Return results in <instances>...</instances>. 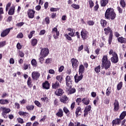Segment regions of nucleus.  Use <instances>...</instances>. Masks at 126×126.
Wrapping results in <instances>:
<instances>
[{
	"label": "nucleus",
	"mask_w": 126,
	"mask_h": 126,
	"mask_svg": "<svg viewBox=\"0 0 126 126\" xmlns=\"http://www.w3.org/2000/svg\"><path fill=\"white\" fill-rule=\"evenodd\" d=\"M105 17L106 19L110 20H114L117 17V14L115 12V10L113 8H108L105 11Z\"/></svg>",
	"instance_id": "f257e3e1"
},
{
	"label": "nucleus",
	"mask_w": 126,
	"mask_h": 126,
	"mask_svg": "<svg viewBox=\"0 0 126 126\" xmlns=\"http://www.w3.org/2000/svg\"><path fill=\"white\" fill-rule=\"evenodd\" d=\"M101 67L104 68L106 70L109 69L111 67L112 63L111 61L108 60V56L104 55L103 56L102 59H101Z\"/></svg>",
	"instance_id": "f03ea898"
},
{
	"label": "nucleus",
	"mask_w": 126,
	"mask_h": 126,
	"mask_svg": "<svg viewBox=\"0 0 126 126\" xmlns=\"http://www.w3.org/2000/svg\"><path fill=\"white\" fill-rule=\"evenodd\" d=\"M67 30L70 32H68V34H65V38L66 39V40H68V41H71V42H73V40L72 39V38L71 37H75V30L70 28H68Z\"/></svg>",
	"instance_id": "7ed1b4c3"
},
{
	"label": "nucleus",
	"mask_w": 126,
	"mask_h": 126,
	"mask_svg": "<svg viewBox=\"0 0 126 126\" xmlns=\"http://www.w3.org/2000/svg\"><path fill=\"white\" fill-rule=\"evenodd\" d=\"M104 34L105 35H108L109 34V32L110 33L109 35V38H108V44L109 45H111L112 44V40H113V31L110 29V27H107V28H105L104 29Z\"/></svg>",
	"instance_id": "20e7f679"
},
{
	"label": "nucleus",
	"mask_w": 126,
	"mask_h": 126,
	"mask_svg": "<svg viewBox=\"0 0 126 126\" xmlns=\"http://www.w3.org/2000/svg\"><path fill=\"white\" fill-rule=\"evenodd\" d=\"M81 36L82 37V39H83L84 41H85V40L88 39V37H89V33L85 29H82L81 32Z\"/></svg>",
	"instance_id": "39448f33"
},
{
	"label": "nucleus",
	"mask_w": 126,
	"mask_h": 126,
	"mask_svg": "<svg viewBox=\"0 0 126 126\" xmlns=\"http://www.w3.org/2000/svg\"><path fill=\"white\" fill-rule=\"evenodd\" d=\"M0 110L2 111L1 115L2 117L4 118V119H6L7 117H6V114H8V113H10V109L9 108H6V107H1Z\"/></svg>",
	"instance_id": "423d86ee"
},
{
	"label": "nucleus",
	"mask_w": 126,
	"mask_h": 126,
	"mask_svg": "<svg viewBox=\"0 0 126 126\" xmlns=\"http://www.w3.org/2000/svg\"><path fill=\"white\" fill-rule=\"evenodd\" d=\"M40 49L41 50L40 53V56H41V57H43V58H46V57H47V56L49 55V49L47 48H40Z\"/></svg>",
	"instance_id": "0eeeda50"
},
{
	"label": "nucleus",
	"mask_w": 126,
	"mask_h": 126,
	"mask_svg": "<svg viewBox=\"0 0 126 126\" xmlns=\"http://www.w3.org/2000/svg\"><path fill=\"white\" fill-rule=\"evenodd\" d=\"M71 63H72L73 68H75V69H76V68H77V67H78V65L79 64V62H78V60H77L76 59L72 58L71 59Z\"/></svg>",
	"instance_id": "6e6552de"
},
{
	"label": "nucleus",
	"mask_w": 126,
	"mask_h": 126,
	"mask_svg": "<svg viewBox=\"0 0 126 126\" xmlns=\"http://www.w3.org/2000/svg\"><path fill=\"white\" fill-rule=\"evenodd\" d=\"M52 33L53 34L54 39H58L59 36H60V32L58 31V28H57V27L52 29Z\"/></svg>",
	"instance_id": "1a4fd4ad"
},
{
	"label": "nucleus",
	"mask_w": 126,
	"mask_h": 126,
	"mask_svg": "<svg viewBox=\"0 0 126 126\" xmlns=\"http://www.w3.org/2000/svg\"><path fill=\"white\" fill-rule=\"evenodd\" d=\"M111 63H119V56L117 53H114L113 55L110 59Z\"/></svg>",
	"instance_id": "9d476101"
},
{
	"label": "nucleus",
	"mask_w": 126,
	"mask_h": 126,
	"mask_svg": "<svg viewBox=\"0 0 126 126\" xmlns=\"http://www.w3.org/2000/svg\"><path fill=\"white\" fill-rule=\"evenodd\" d=\"M66 85L69 88H71V84H72V80H71V77L67 75L65 77Z\"/></svg>",
	"instance_id": "9b49d317"
},
{
	"label": "nucleus",
	"mask_w": 126,
	"mask_h": 126,
	"mask_svg": "<svg viewBox=\"0 0 126 126\" xmlns=\"http://www.w3.org/2000/svg\"><path fill=\"white\" fill-rule=\"evenodd\" d=\"M40 73L38 71H33L32 73V77L33 80H38L40 77Z\"/></svg>",
	"instance_id": "f8f14e48"
},
{
	"label": "nucleus",
	"mask_w": 126,
	"mask_h": 126,
	"mask_svg": "<svg viewBox=\"0 0 126 126\" xmlns=\"http://www.w3.org/2000/svg\"><path fill=\"white\" fill-rule=\"evenodd\" d=\"M91 109H92L91 105H88L85 107V109L84 110V118H86V116H88V112L91 111Z\"/></svg>",
	"instance_id": "ddd939ff"
},
{
	"label": "nucleus",
	"mask_w": 126,
	"mask_h": 126,
	"mask_svg": "<svg viewBox=\"0 0 126 126\" xmlns=\"http://www.w3.org/2000/svg\"><path fill=\"white\" fill-rule=\"evenodd\" d=\"M27 14L28 15L29 18H34L35 11H34L33 9H29L27 11Z\"/></svg>",
	"instance_id": "4468645a"
},
{
	"label": "nucleus",
	"mask_w": 126,
	"mask_h": 126,
	"mask_svg": "<svg viewBox=\"0 0 126 126\" xmlns=\"http://www.w3.org/2000/svg\"><path fill=\"white\" fill-rule=\"evenodd\" d=\"M114 105V112H118L120 110V103L118 100L115 99V102L113 103Z\"/></svg>",
	"instance_id": "2eb2a0df"
},
{
	"label": "nucleus",
	"mask_w": 126,
	"mask_h": 126,
	"mask_svg": "<svg viewBox=\"0 0 126 126\" xmlns=\"http://www.w3.org/2000/svg\"><path fill=\"white\" fill-rule=\"evenodd\" d=\"M122 123V120L120 118H116L113 120L111 123L112 126H115V125L120 126Z\"/></svg>",
	"instance_id": "dca6fc26"
},
{
	"label": "nucleus",
	"mask_w": 126,
	"mask_h": 126,
	"mask_svg": "<svg viewBox=\"0 0 126 126\" xmlns=\"http://www.w3.org/2000/svg\"><path fill=\"white\" fill-rule=\"evenodd\" d=\"M12 28H8L6 29L4 31H3L1 33V37H5V36H7L8 35L9 32H10V30H11Z\"/></svg>",
	"instance_id": "f3484780"
},
{
	"label": "nucleus",
	"mask_w": 126,
	"mask_h": 126,
	"mask_svg": "<svg viewBox=\"0 0 126 126\" xmlns=\"http://www.w3.org/2000/svg\"><path fill=\"white\" fill-rule=\"evenodd\" d=\"M82 78H83V74H80V75L78 76V75L76 74L74 76L75 82H76V83H78L80 81V80H81V79H82Z\"/></svg>",
	"instance_id": "a211bd4d"
},
{
	"label": "nucleus",
	"mask_w": 126,
	"mask_h": 126,
	"mask_svg": "<svg viewBox=\"0 0 126 126\" xmlns=\"http://www.w3.org/2000/svg\"><path fill=\"white\" fill-rule=\"evenodd\" d=\"M68 100V97H67L66 95H63L60 98V101H61L62 103H63L64 104H66Z\"/></svg>",
	"instance_id": "6ab92c4d"
},
{
	"label": "nucleus",
	"mask_w": 126,
	"mask_h": 126,
	"mask_svg": "<svg viewBox=\"0 0 126 126\" xmlns=\"http://www.w3.org/2000/svg\"><path fill=\"white\" fill-rule=\"evenodd\" d=\"M63 90L61 88L56 90L55 92V94L56 96H63Z\"/></svg>",
	"instance_id": "aec40b11"
},
{
	"label": "nucleus",
	"mask_w": 126,
	"mask_h": 126,
	"mask_svg": "<svg viewBox=\"0 0 126 126\" xmlns=\"http://www.w3.org/2000/svg\"><path fill=\"white\" fill-rule=\"evenodd\" d=\"M15 10V6L14 5L11 6L8 11V14L9 15H13V14H14Z\"/></svg>",
	"instance_id": "412c9836"
},
{
	"label": "nucleus",
	"mask_w": 126,
	"mask_h": 126,
	"mask_svg": "<svg viewBox=\"0 0 126 126\" xmlns=\"http://www.w3.org/2000/svg\"><path fill=\"white\" fill-rule=\"evenodd\" d=\"M42 87L44 89L48 90L50 88V83L48 81H46L42 84Z\"/></svg>",
	"instance_id": "4be33fe9"
},
{
	"label": "nucleus",
	"mask_w": 126,
	"mask_h": 126,
	"mask_svg": "<svg viewBox=\"0 0 126 126\" xmlns=\"http://www.w3.org/2000/svg\"><path fill=\"white\" fill-rule=\"evenodd\" d=\"M79 113H82V109L80 106H78L77 107L75 110V115L76 117H79L80 116V114Z\"/></svg>",
	"instance_id": "5701e85b"
},
{
	"label": "nucleus",
	"mask_w": 126,
	"mask_h": 126,
	"mask_svg": "<svg viewBox=\"0 0 126 126\" xmlns=\"http://www.w3.org/2000/svg\"><path fill=\"white\" fill-rule=\"evenodd\" d=\"M117 40L121 44H126V38L123 36L118 37Z\"/></svg>",
	"instance_id": "b1692460"
},
{
	"label": "nucleus",
	"mask_w": 126,
	"mask_h": 126,
	"mask_svg": "<svg viewBox=\"0 0 126 126\" xmlns=\"http://www.w3.org/2000/svg\"><path fill=\"white\" fill-rule=\"evenodd\" d=\"M82 102L84 105H88L90 103V100L87 97H84L82 99Z\"/></svg>",
	"instance_id": "393cba45"
},
{
	"label": "nucleus",
	"mask_w": 126,
	"mask_h": 126,
	"mask_svg": "<svg viewBox=\"0 0 126 126\" xmlns=\"http://www.w3.org/2000/svg\"><path fill=\"white\" fill-rule=\"evenodd\" d=\"M108 3L109 0H100V5L102 7H105Z\"/></svg>",
	"instance_id": "a878e982"
},
{
	"label": "nucleus",
	"mask_w": 126,
	"mask_h": 126,
	"mask_svg": "<svg viewBox=\"0 0 126 126\" xmlns=\"http://www.w3.org/2000/svg\"><path fill=\"white\" fill-rule=\"evenodd\" d=\"M100 22L102 28H105L107 26V24H108V22L103 19L100 20Z\"/></svg>",
	"instance_id": "bb28decb"
},
{
	"label": "nucleus",
	"mask_w": 126,
	"mask_h": 126,
	"mask_svg": "<svg viewBox=\"0 0 126 126\" xmlns=\"http://www.w3.org/2000/svg\"><path fill=\"white\" fill-rule=\"evenodd\" d=\"M85 70V68L84 67V65H83V64L80 65L79 68V74H83V73H84Z\"/></svg>",
	"instance_id": "cd10ccee"
},
{
	"label": "nucleus",
	"mask_w": 126,
	"mask_h": 126,
	"mask_svg": "<svg viewBox=\"0 0 126 126\" xmlns=\"http://www.w3.org/2000/svg\"><path fill=\"white\" fill-rule=\"evenodd\" d=\"M56 116L59 117V118H62L63 117V111L62 108L59 109L58 112L56 113Z\"/></svg>",
	"instance_id": "c85d7f7f"
},
{
	"label": "nucleus",
	"mask_w": 126,
	"mask_h": 126,
	"mask_svg": "<svg viewBox=\"0 0 126 126\" xmlns=\"http://www.w3.org/2000/svg\"><path fill=\"white\" fill-rule=\"evenodd\" d=\"M27 85L29 88L31 89L33 87V84H32V78H31V77H29L28 78V79L27 81Z\"/></svg>",
	"instance_id": "c756f323"
},
{
	"label": "nucleus",
	"mask_w": 126,
	"mask_h": 126,
	"mask_svg": "<svg viewBox=\"0 0 126 126\" xmlns=\"http://www.w3.org/2000/svg\"><path fill=\"white\" fill-rule=\"evenodd\" d=\"M37 44H38V40L36 38H33L32 39L31 41V45L32 47H35L37 46Z\"/></svg>",
	"instance_id": "7c9ffc66"
},
{
	"label": "nucleus",
	"mask_w": 126,
	"mask_h": 126,
	"mask_svg": "<svg viewBox=\"0 0 126 126\" xmlns=\"http://www.w3.org/2000/svg\"><path fill=\"white\" fill-rule=\"evenodd\" d=\"M60 87V83L58 81H56L55 83H52V88L53 89H58Z\"/></svg>",
	"instance_id": "2f4dec72"
},
{
	"label": "nucleus",
	"mask_w": 126,
	"mask_h": 126,
	"mask_svg": "<svg viewBox=\"0 0 126 126\" xmlns=\"http://www.w3.org/2000/svg\"><path fill=\"white\" fill-rule=\"evenodd\" d=\"M63 111L64 113L65 114V115H66V116H69L70 115V111H69V110H68V109L66 107H63Z\"/></svg>",
	"instance_id": "473e14b6"
},
{
	"label": "nucleus",
	"mask_w": 126,
	"mask_h": 126,
	"mask_svg": "<svg viewBox=\"0 0 126 126\" xmlns=\"http://www.w3.org/2000/svg\"><path fill=\"white\" fill-rule=\"evenodd\" d=\"M8 103H9V101H8L7 99H0V104L1 105H5L6 104H8Z\"/></svg>",
	"instance_id": "72a5a7b5"
},
{
	"label": "nucleus",
	"mask_w": 126,
	"mask_h": 126,
	"mask_svg": "<svg viewBox=\"0 0 126 126\" xmlns=\"http://www.w3.org/2000/svg\"><path fill=\"white\" fill-rule=\"evenodd\" d=\"M56 79L57 80L59 81L60 83H62V82H63V78L62 75H58L56 76Z\"/></svg>",
	"instance_id": "f704fd0d"
},
{
	"label": "nucleus",
	"mask_w": 126,
	"mask_h": 126,
	"mask_svg": "<svg viewBox=\"0 0 126 126\" xmlns=\"http://www.w3.org/2000/svg\"><path fill=\"white\" fill-rule=\"evenodd\" d=\"M126 111H123L120 115L119 117V119L122 121V120H124L125 118H126Z\"/></svg>",
	"instance_id": "c9c22d12"
},
{
	"label": "nucleus",
	"mask_w": 126,
	"mask_h": 126,
	"mask_svg": "<svg viewBox=\"0 0 126 126\" xmlns=\"http://www.w3.org/2000/svg\"><path fill=\"white\" fill-rule=\"evenodd\" d=\"M31 64L32 65V66H34L36 67V66H38V63H37V61H36L35 59H32L31 61Z\"/></svg>",
	"instance_id": "e433bc0d"
},
{
	"label": "nucleus",
	"mask_w": 126,
	"mask_h": 126,
	"mask_svg": "<svg viewBox=\"0 0 126 126\" xmlns=\"http://www.w3.org/2000/svg\"><path fill=\"white\" fill-rule=\"evenodd\" d=\"M71 6L74 8V9H79L80 8V6L79 4H76L75 3H73L71 4Z\"/></svg>",
	"instance_id": "4c0bfd02"
},
{
	"label": "nucleus",
	"mask_w": 126,
	"mask_h": 126,
	"mask_svg": "<svg viewBox=\"0 0 126 126\" xmlns=\"http://www.w3.org/2000/svg\"><path fill=\"white\" fill-rule=\"evenodd\" d=\"M34 106L33 105H27L26 109L28 111H33L34 110Z\"/></svg>",
	"instance_id": "58836bf2"
},
{
	"label": "nucleus",
	"mask_w": 126,
	"mask_h": 126,
	"mask_svg": "<svg viewBox=\"0 0 126 126\" xmlns=\"http://www.w3.org/2000/svg\"><path fill=\"white\" fill-rule=\"evenodd\" d=\"M94 71L96 73H99L101 71V66L99 65L94 68Z\"/></svg>",
	"instance_id": "ea45409f"
},
{
	"label": "nucleus",
	"mask_w": 126,
	"mask_h": 126,
	"mask_svg": "<svg viewBox=\"0 0 126 126\" xmlns=\"http://www.w3.org/2000/svg\"><path fill=\"white\" fill-rule=\"evenodd\" d=\"M30 66H31L30 64H27L26 63H24L23 66V69L24 70H26L28 68V67L30 68Z\"/></svg>",
	"instance_id": "a19ab883"
},
{
	"label": "nucleus",
	"mask_w": 126,
	"mask_h": 126,
	"mask_svg": "<svg viewBox=\"0 0 126 126\" xmlns=\"http://www.w3.org/2000/svg\"><path fill=\"white\" fill-rule=\"evenodd\" d=\"M68 91H69L70 94H73L76 92V90L74 88H71V87L69 88Z\"/></svg>",
	"instance_id": "79ce46f5"
},
{
	"label": "nucleus",
	"mask_w": 126,
	"mask_h": 126,
	"mask_svg": "<svg viewBox=\"0 0 126 126\" xmlns=\"http://www.w3.org/2000/svg\"><path fill=\"white\" fill-rule=\"evenodd\" d=\"M19 115H20V116H26V115L27 116H28V115H29V113H28V112H23V111H19Z\"/></svg>",
	"instance_id": "37998d69"
},
{
	"label": "nucleus",
	"mask_w": 126,
	"mask_h": 126,
	"mask_svg": "<svg viewBox=\"0 0 126 126\" xmlns=\"http://www.w3.org/2000/svg\"><path fill=\"white\" fill-rule=\"evenodd\" d=\"M122 87H123V82H120L117 85V90H121Z\"/></svg>",
	"instance_id": "c03bdc74"
},
{
	"label": "nucleus",
	"mask_w": 126,
	"mask_h": 126,
	"mask_svg": "<svg viewBox=\"0 0 126 126\" xmlns=\"http://www.w3.org/2000/svg\"><path fill=\"white\" fill-rule=\"evenodd\" d=\"M35 34V31H32L30 32V34H28V37L29 39H31L33 37V35Z\"/></svg>",
	"instance_id": "a18cd8bd"
},
{
	"label": "nucleus",
	"mask_w": 126,
	"mask_h": 126,
	"mask_svg": "<svg viewBox=\"0 0 126 126\" xmlns=\"http://www.w3.org/2000/svg\"><path fill=\"white\" fill-rule=\"evenodd\" d=\"M106 96H110L111 94V88L108 87L106 92Z\"/></svg>",
	"instance_id": "49530a36"
},
{
	"label": "nucleus",
	"mask_w": 126,
	"mask_h": 126,
	"mask_svg": "<svg viewBox=\"0 0 126 126\" xmlns=\"http://www.w3.org/2000/svg\"><path fill=\"white\" fill-rule=\"evenodd\" d=\"M87 24H88V25H89L90 26H93V25H94V24H95V22L92 21V20H90L88 21L87 22Z\"/></svg>",
	"instance_id": "de8ad7c7"
},
{
	"label": "nucleus",
	"mask_w": 126,
	"mask_h": 126,
	"mask_svg": "<svg viewBox=\"0 0 126 126\" xmlns=\"http://www.w3.org/2000/svg\"><path fill=\"white\" fill-rule=\"evenodd\" d=\"M76 102L77 103V105L79 106V105H80V103L82 102V99L80 97L77 98L76 100Z\"/></svg>",
	"instance_id": "09e8293b"
},
{
	"label": "nucleus",
	"mask_w": 126,
	"mask_h": 126,
	"mask_svg": "<svg viewBox=\"0 0 126 126\" xmlns=\"http://www.w3.org/2000/svg\"><path fill=\"white\" fill-rule=\"evenodd\" d=\"M17 49L18 51H19L22 49V45L20 44V43L18 42L16 45Z\"/></svg>",
	"instance_id": "8fccbe9b"
},
{
	"label": "nucleus",
	"mask_w": 126,
	"mask_h": 126,
	"mask_svg": "<svg viewBox=\"0 0 126 126\" xmlns=\"http://www.w3.org/2000/svg\"><path fill=\"white\" fill-rule=\"evenodd\" d=\"M34 104L35 105H36L37 107H39V108H41V107H42V104H41V103H40L38 100H35L34 101Z\"/></svg>",
	"instance_id": "3c124183"
},
{
	"label": "nucleus",
	"mask_w": 126,
	"mask_h": 126,
	"mask_svg": "<svg viewBox=\"0 0 126 126\" xmlns=\"http://www.w3.org/2000/svg\"><path fill=\"white\" fill-rule=\"evenodd\" d=\"M120 4L122 7H126V1L125 0H121Z\"/></svg>",
	"instance_id": "603ef678"
},
{
	"label": "nucleus",
	"mask_w": 126,
	"mask_h": 126,
	"mask_svg": "<svg viewBox=\"0 0 126 126\" xmlns=\"http://www.w3.org/2000/svg\"><path fill=\"white\" fill-rule=\"evenodd\" d=\"M11 5V2H9L6 5L5 11H8V9H9V7Z\"/></svg>",
	"instance_id": "864d4df0"
},
{
	"label": "nucleus",
	"mask_w": 126,
	"mask_h": 126,
	"mask_svg": "<svg viewBox=\"0 0 126 126\" xmlns=\"http://www.w3.org/2000/svg\"><path fill=\"white\" fill-rule=\"evenodd\" d=\"M18 54H19L21 58H23V57H24V53H23L22 51L18 50Z\"/></svg>",
	"instance_id": "5fc2aeb1"
},
{
	"label": "nucleus",
	"mask_w": 126,
	"mask_h": 126,
	"mask_svg": "<svg viewBox=\"0 0 126 126\" xmlns=\"http://www.w3.org/2000/svg\"><path fill=\"white\" fill-rule=\"evenodd\" d=\"M17 120L19 124H21V125H22V124H24V121L22 118H18Z\"/></svg>",
	"instance_id": "6e6d98bb"
},
{
	"label": "nucleus",
	"mask_w": 126,
	"mask_h": 126,
	"mask_svg": "<svg viewBox=\"0 0 126 126\" xmlns=\"http://www.w3.org/2000/svg\"><path fill=\"white\" fill-rule=\"evenodd\" d=\"M89 3L90 4V8H92V7H93V6H94V2H93V1H92V0H90L89 1Z\"/></svg>",
	"instance_id": "4d7b16f0"
},
{
	"label": "nucleus",
	"mask_w": 126,
	"mask_h": 126,
	"mask_svg": "<svg viewBox=\"0 0 126 126\" xmlns=\"http://www.w3.org/2000/svg\"><path fill=\"white\" fill-rule=\"evenodd\" d=\"M58 10H60V9L59 8H54V7L50 8V11H51L52 12H54L55 11H58Z\"/></svg>",
	"instance_id": "13d9d810"
},
{
	"label": "nucleus",
	"mask_w": 126,
	"mask_h": 126,
	"mask_svg": "<svg viewBox=\"0 0 126 126\" xmlns=\"http://www.w3.org/2000/svg\"><path fill=\"white\" fill-rule=\"evenodd\" d=\"M5 45H6L5 41L0 42V48H2V47H4Z\"/></svg>",
	"instance_id": "bf43d9fd"
},
{
	"label": "nucleus",
	"mask_w": 126,
	"mask_h": 126,
	"mask_svg": "<svg viewBox=\"0 0 126 126\" xmlns=\"http://www.w3.org/2000/svg\"><path fill=\"white\" fill-rule=\"evenodd\" d=\"M45 20L46 24H50V18L49 17H46L45 19Z\"/></svg>",
	"instance_id": "052dcab7"
},
{
	"label": "nucleus",
	"mask_w": 126,
	"mask_h": 126,
	"mask_svg": "<svg viewBox=\"0 0 126 126\" xmlns=\"http://www.w3.org/2000/svg\"><path fill=\"white\" fill-rule=\"evenodd\" d=\"M84 48V45H80L78 48V52H81V50H83Z\"/></svg>",
	"instance_id": "680f3d73"
},
{
	"label": "nucleus",
	"mask_w": 126,
	"mask_h": 126,
	"mask_svg": "<svg viewBox=\"0 0 126 126\" xmlns=\"http://www.w3.org/2000/svg\"><path fill=\"white\" fill-rule=\"evenodd\" d=\"M51 17L52 19H55L56 17H57V13L55 12L51 13Z\"/></svg>",
	"instance_id": "e2e57ef3"
},
{
	"label": "nucleus",
	"mask_w": 126,
	"mask_h": 126,
	"mask_svg": "<svg viewBox=\"0 0 126 126\" xmlns=\"http://www.w3.org/2000/svg\"><path fill=\"white\" fill-rule=\"evenodd\" d=\"M44 58L45 57H43V56H42L39 58V63H43L44 60Z\"/></svg>",
	"instance_id": "0e129e2a"
},
{
	"label": "nucleus",
	"mask_w": 126,
	"mask_h": 126,
	"mask_svg": "<svg viewBox=\"0 0 126 126\" xmlns=\"http://www.w3.org/2000/svg\"><path fill=\"white\" fill-rule=\"evenodd\" d=\"M23 37V33L22 32L19 33L17 35V38H20L21 39H22Z\"/></svg>",
	"instance_id": "69168bd1"
},
{
	"label": "nucleus",
	"mask_w": 126,
	"mask_h": 126,
	"mask_svg": "<svg viewBox=\"0 0 126 126\" xmlns=\"http://www.w3.org/2000/svg\"><path fill=\"white\" fill-rule=\"evenodd\" d=\"M104 103L106 105H108L109 103H110V99L108 98H105V99L104 100Z\"/></svg>",
	"instance_id": "338daca9"
},
{
	"label": "nucleus",
	"mask_w": 126,
	"mask_h": 126,
	"mask_svg": "<svg viewBox=\"0 0 126 126\" xmlns=\"http://www.w3.org/2000/svg\"><path fill=\"white\" fill-rule=\"evenodd\" d=\"M98 9H99V4H96V5L94 6V11H97Z\"/></svg>",
	"instance_id": "774afa93"
}]
</instances>
